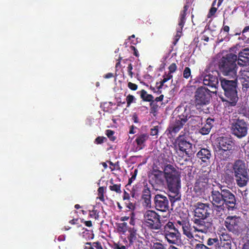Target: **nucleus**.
Segmentation results:
<instances>
[{
  "label": "nucleus",
  "mask_w": 249,
  "mask_h": 249,
  "mask_svg": "<svg viewBox=\"0 0 249 249\" xmlns=\"http://www.w3.org/2000/svg\"><path fill=\"white\" fill-rule=\"evenodd\" d=\"M219 190L213 189L211 193L210 200L215 212L219 218L226 214V211H233L238 209V202L235 195L230 190L221 184H218Z\"/></svg>",
  "instance_id": "f257e3e1"
},
{
  "label": "nucleus",
  "mask_w": 249,
  "mask_h": 249,
  "mask_svg": "<svg viewBox=\"0 0 249 249\" xmlns=\"http://www.w3.org/2000/svg\"><path fill=\"white\" fill-rule=\"evenodd\" d=\"M237 55L232 53H229L219 60L218 69L224 75L231 78L237 77Z\"/></svg>",
  "instance_id": "f03ea898"
},
{
  "label": "nucleus",
  "mask_w": 249,
  "mask_h": 249,
  "mask_svg": "<svg viewBox=\"0 0 249 249\" xmlns=\"http://www.w3.org/2000/svg\"><path fill=\"white\" fill-rule=\"evenodd\" d=\"M165 183L169 190L176 193L181 188V173L173 165L167 164L164 166Z\"/></svg>",
  "instance_id": "7ed1b4c3"
},
{
  "label": "nucleus",
  "mask_w": 249,
  "mask_h": 249,
  "mask_svg": "<svg viewBox=\"0 0 249 249\" xmlns=\"http://www.w3.org/2000/svg\"><path fill=\"white\" fill-rule=\"evenodd\" d=\"M232 78V80H228L225 78H220V81L224 95L226 98V99H222V101L229 102L231 106H234L238 101V97L237 90V77Z\"/></svg>",
  "instance_id": "20e7f679"
},
{
  "label": "nucleus",
  "mask_w": 249,
  "mask_h": 249,
  "mask_svg": "<svg viewBox=\"0 0 249 249\" xmlns=\"http://www.w3.org/2000/svg\"><path fill=\"white\" fill-rule=\"evenodd\" d=\"M190 118V110L184 107L183 112L178 114L175 120L170 124L167 129L168 134L172 136L176 134L183 127Z\"/></svg>",
  "instance_id": "39448f33"
},
{
  "label": "nucleus",
  "mask_w": 249,
  "mask_h": 249,
  "mask_svg": "<svg viewBox=\"0 0 249 249\" xmlns=\"http://www.w3.org/2000/svg\"><path fill=\"white\" fill-rule=\"evenodd\" d=\"M161 234L170 244H176L179 239L180 233L175 227L174 224L168 221L163 227L160 229Z\"/></svg>",
  "instance_id": "423d86ee"
},
{
  "label": "nucleus",
  "mask_w": 249,
  "mask_h": 249,
  "mask_svg": "<svg viewBox=\"0 0 249 249\" xmlns=\"http://www.w3.org/2000/svg\"><path fill=\"white\" fill-rule=\"evenodd\" d=\"M212 92L207 88L203 86L196 89L195 92L194 104L197 109H200L202 107L210 103L212 99Z\"/></svg>",
  "instance_id": "0eeeda50"
},
{
  "label": "nucleus",
  "mask_w": 249,
  "mask_h": 249,
  "mask_svg": "<svg viewBox=\"0 0 249 249\" xmlns=\"http://www.w3.org/2000/svg\"><path fill=\"white\" fill-rule=\"evenodd\" d=\"M209 176L208 173L199 172L196 176L193 191L196 196L204 194L209 187Z\"/></svg>",
  "instance_id": "6e6552de"
},
{
  "label": "nucleus",
  "mask_w": 249,
  "mask_h": 249,
  "mask_svg": "<svg viewBox=\"0 0 249 249\" xmlns=\"http://www.w3.org/2000/svg\"><path fill=\"white\" fill-rule=\"evenodd\" d=\"M160 218L155 211L147 210L144 214V224L150 230H159L162 227Z\"/></svg>",
  "instance_id": "1a4fd4ad"
},
{
  "label": "nucleus",
  "mask_w": 249,
  "mask_h": 249,
  "mask_svg": "<svg viewBox=\"0 0 249 249\" xmlns=\"http://www.w3.org/2000/svg\"><path fill=\"white\" fill-rule=\"evenodd\" d=\"M231 129L232 135L241 139L247 135L248 124L244 119L238 118L233 120L231 124Z\"/></svg>",
  "instance_id": "9d476101"
},
{
  "label": "nucleus",
  "mask_w": 249,
  "mask_h": 249,
  "mask_svg": "<svg viewBox=\"0 0 249 249\" xmlns=\"http://www.w3.org/2000/svg\"><path fill=\"white\" fill-rule=\"evenodd\" d=\"M175 143L180 151L190 157L193 153L192 144L188 141L185 133L181 132L175 140Z\"/></svg>",
  "instance_id": "9b49d317"
},
{
  "label": "nucleus",
  "mask_w": 249,
  "mask_h": 249,
  "mask_svg": "<svg viewBox=\"0 0 249 249\" xmlns=\"http://www.w3.org/2000/svg\"><path fill=\"white\" fill-rule=\"evenodd\" d=\"M149 183L155 190H158L159 188L163 187L165 185L164 168L163 171L153 169L149 177Z\"/></svg>",
  "instance_id": "f8f14e48"
},
{
  "label": "nucleus",
  "mask_w": 249,
  "mask_h": 249,
  "mask_svg": "<svg viewBox=\"0 0 249 249\" xmlns=\"http://www.w3.org/2000/svg\"><path fill=\"white\" fill-rule=\"evenodd\" d=\"M206 218L196 217L194 216L192 221L194 224L193 228L195 231L206 233L212 229L213 223L210 221H206Z\"/></svg>",
  "instance_id": "ddd939ff"
},
{
  "label": "nucleus",
  "mask_w": 249,
  "mask_h": 249,
  "mask_svg": "<svg viewBox=\"0 0 249 249\" xmlns=\"http://www.w3.org/2000/svg\"><path fill=\"white\" fill-rule=\"evenodd\" d=\"M241 218L236 215L228 216L225 220V226L229 231L237 233L241 230Z\"/></svg>",
  "instance_id": "4468645a"
},
{
  "label": "nucleus",
  "mask_w": 249,
  "mask_h": 249,
  "mask_svg": "<svg viewBox=\"0 0 249 249\" xmlns=\"http://www.w3.org/2000/svg\"><path fill=\"white\" fill-rule=\"evenodd\" d=\"M217 148L225 149L235 152H238L239 150V146L235 144V141L231 137H220L217 139Z\"/></svg>",
  "instance_id": "2eb2a0df"
},
{
  "label": "nucleus",
  "mask_w": 249,
  "mask_h": 249,
  "mask_svg": "<svg viewBox=\"0 0 249 249\" xmlns=\"http://www.w3.org/2000/svg\"><path fill=\"white\" fill-rule=\"evenodd\" d=\"M194 216L196 217L207 218L211 214L212 209L209 203L197 202L194 205Z\"/></svg>",
  "instance_id": "dca6fc26"
},
{
  "label": "nucleus",
  "mask_w": 249,
  "mask_h": 249,
  "mask_svg": "<svg viewBox=\"0 0 249 249\" xmlns=\"http://www.w3.org/2000/svg\"><path fill=\"white\" fill-rule=\"evenodd\" d=\"M154 201L157 210L165 212L169 210V201L166 196L157 194L154 198Z\"/></svg>",
  "instance_id": "f3484780"
},
{
  "label": "nucleus",
  "mask_w": 249,
  "mask_h": 249,
  "mask_svg": "<svg viewBox=\"0 0 249 249\" xmlns=\"http://www.w3.org/2000/svg\"><path fill=\"white\" fill-rule=\"evenodd\" d=\"M237 152L217 148L215 152V156L220 161H226L230 160Z\"/></svg>",
  "instance_id": "a211bd4d"
},
{
  "label": "nucleus",
  "mask_w": 249,
  "mask_h": 249,
  "mask_svg": "<svg viewBox=\"0 0 249 249\" xmlns=\"http://www.w3.org/2000/svg\"><path fill=\"white\" fill-rule=\"evenodd\" d=\"M234 175L248 173V167L245 161L241 159L236 160L232 164Z\"/></svg>",
  "instance_id": "6ab92c4d"
},
{
  "label": "nucleus",
  "mask_w": 249,
  "mask_h": 249,
  "mask_svg": "<svg viewBox=\"0 0 249 249\" xmlns=\"http://www.w3.org/2000/svg\"><path fill=\"white\" fill-rule=\"evenodd\" d=\"M203 83L205 86L216 89L218 86V79L216 75L209 73L204 75L203 79Z\"/></svg>",
  "instance_id": "aec40b11"
},
{
  "label": "nucleus",
  "mask_w": 249,
  "mask_h": 249,
  "mask_svg": "<svg viewBox=\"0 0 249 249\" xmlns=\"http://www.w3.org/2000/svg\"><path fill=\"white\" fill-rule=\"evenodd\" d=\"M237 64L240 66L248 65L249 63V49L245 48L240 51L237 56Z\"/></svg>",
  "instance_id": "412c9836"
},
{
  "label": "nucleus",
  "mask_w": 249,
  "mask_h": 249,
  "mask_svg": "<svg viewBox=\"0 0 249 249\" xmlns=\"http://www.w3.org/2000/svg\"><path fill=\"white\" fill-rule=\"evenodd\" d=\"M237 185L240 188H243L247 185L249 177L248 173L234 175Z\"/></svg>",
  "instance_id": "4be33fe9"
},
{
  "label": "nucleus",
  "mask_w": 249,
  "mask_h": 249,
  "mask_svg": "<svg viewBox=\"0 0 249 249\" xmlns=\"http://www.w3.org/2000/svg\"><path fill=\"white\" fill-rule=\"evenodd\" d=\"M196 156L203 162H207L210 160L212 155L210 150L207 148H201L196 154Z\"/></svg>",
  "instance_id": "5701e85b"
},
{
  "label": "nucleus",
  "mask_w": 249,
  "mask_h": 249,
  "mask_svg": "<svg viewBox=\"0 0 249 249\" xmlns=\"http://www.w3.org/2000/svg\"><path fill=\"white\" fill-rule=\"evenodd\" d=\"M214 122V119L208 118L204 125L199 129V132L203 135L208 134L213 126Z\"/></svg>",
  "instance_id": "b1692460"
},
{
  "label": "nucleus",
  "mask_w": 249,
  "mask_h": 249,
  "mask_svg": "<svg viewBox=\"0 0 249 249\" xmlns=\"http://www.w3.org/2000/svg\"><path fill=\"white\" fill-rule=\"evenodd\" d=\"M151 195L150 188L146 185L144 186L142 191V198L147 207L150 206L151 202Z\"/></svg>",
  "instance_id": "393cba45"
},
{
  "label": "nucleus",
  "mask_w": 249,
  "mask_h": 249,
  "mask_svg": "<svg viewBox=\"0 0 249 249\" xmlns=\"http://www.w3.org/2000/svg\"><path fill=\"white\" fill-rule=\"evenodd\" d=\"M233 173L231 170H226L222 178L223 182L228 185L231 184L234 179Z\"/></svg>",
  "instance_id": "a878e982"
},
{
  "label": "nucleus",
  "mask_w": 249,
  "mask_h": 249,
  "mask_svg": "<svg viewBox=\"0 0 249 249\" xmlns=\"http://www.w3.org/2000/svg\"><path fill=\"white\" fill-rule=\"evenodd\" d=\"M148 139L149 135L147 133H142L138 135L135 141L138 147L142 149L145 146L144 143Z\"/></svg>",
  "instance_id": "bb28decb"
},
{
  "label": "nucleus",
  "mask_w": 249,
  "mask_h": 249,
  "mask_svg": "<svg viewBox=\"0 0 249 249\" xmlns=\"http://www.w3.org/2000/svg\"><path fill=\"white\" fill-rule=\"evenodd\" d=\"M189 6L185 5L183 7V10L180 13L179 19L178 21L179 27L183 28L186 20V12L188 10Z\"/></svg>",
  "instance_id": "cd10ccee"
},
{
  "label": "nucleus",
  "mask_w": 249,
  "mask_h": 249,
  "mask_svg": "<svg viewBox=\"0 0 249 249\" xmlns=\"http://www.w3.org/2000/svg\"><path fill=\"white\" fill-rule=\"evenodd\" d=\"M183 233L189 239H192L194 238L193 233L191 231V226L188 223L184 224V226L182 228Z\"/></svg>",
  "instance_id": "c85d7f7f"
},
{
  "label": "nucleus",
  "mask_w": 249,
  "mask_h": 249,
  "mask_svg": "<svg viewBox=\"0 0 249 249\" xmlns=\"http://www.w3.org/2000/svg\"><path fill=\"white\" fill-rule=\"evenodd\" d=\"M128 231L129 232V235L128 236V239L129 242V245H133V243L137 240V230L134 228H130Z\"/></svg>",
  "instance_id": "c756f323"
},
{
  "label": "nucleus",
  "mask_w": 249,
  "mask_h": 249,
  "mask_svg": "<svg viewBox=\"0 0 249 249\" xmlns=\"http://www.w3.org/2000/svg\"><path fill=\"white\" fill-rule=\"evenodd\" d=\"M140 95L141 98L145 102H151L154 99V97L152 95L148 94L147 91L144 89H142L140 91Z\"/></svg>",
  "instance_id": "7c9ffc66"
},
{
  "label": "nucleus",
  "mask_w": 249,
  "mask_h": 249,
  "mask_svg": "<svg viewBox=\"0 0 249 249\" xmlns=\"http://www.w3.org/2000/svg\"><path fill=\"white\" fill-rule=\"evenodd\" d=\"M191 120L190 121L191 124L194 126H199L202 124V118L199 116H190Z\"/></svg>",
  "instance_id": "2f4dec72"
},
{
  "label": "nucleus",
  "mask_w": 249,
  "mask_h": 249,
  "mask_svg": "<svg viewBox=\"0 0 249 249\" xmlns=\"http://www.w3.org/2000/svg\"><path fill=\"white\" fill-rule=\"evenodd\" d=\"M207 244L210 247L209 248H212V249L214 248L216 249L219 245V242L217 238H209L207 240Z\"/></svg>",
  "instance_id": "473e14b6"
},
{
  "label": "nucleus",
  "mask_w": 249,
  "mask_h": 249,
  "mask_svg": "<svg viewBox=\"0 0 249 249\" xmlns=\"http://www.w3.org/2000/svg\"><path fill=\"white\" fill-rule=\"evenodd\" d=\"M179 189H178V192L176 193L173 192L172 190H169L170 192V195H169V196L170 197V200L171 202H174L177 200H179L180 199L181 195L179 193Z\"/></svg>",
  "instance_id": "72a5a7b5"
},
{
  "label": "nucleus",
  "mask_w": 249,
  "mask_h": 249,
  "mask_svg": "<svg viewBox=\"0 0 249 249\" xmlns=\"http://www.w3.org/2000/svg\"><path fill=\"white\" fill-rule=\"evenodd\" d=\"M110 182L111 185L109 186V188L111 191L115 192L118 194H120L122 192L121 190V184H114L112 179L110 180Z\"/></svg>",
  "instance_id": "f704fd0d"
},
{
  "label": "nucleus",
  "mask_w": 249,
  "mask_h": 249,
  "mask_svg": "<svg viewBox=\"0 0 249 249\" xmlns=\"http://www.w3.org/2000/svg\"><path fill=\"white\" fill-rule=\"evenodd\" d=\"M243 69L240 71L241 75L240 78L249 79V65L245 66Z\"/></svg>",
  "instance_id": "c9c22d12"
},
{
  "label": "nucleus",
  "mask_w": 249,
  "mask_h": 249,
  "mask_svg": "<svg viewBox=\"0 0 249 249\" xmlns=\"http://www.w3.org/2000/svg\"><path fill=\"white\" fill-rule=\"evenodd\" d=\"M150 107L151 113L154 114L157 113L158 110L159 105L155 102V101H154V99L150 102Z\"/></svg>",
  "instance_id": "e433bc0d"
},
{
  "label": "nucleus",
  "mask_w": 249,
  "mask_h": 249,
  "mask_svg": "<svg viewBox=\"0 0 249 249\" xmlns=\"http://www.w3.org/2000/svg\"><path fill=\"white\" fill-rule=\"evenodd\" d=\"M232 244L231 242H222L220 245L216 248V249H231Z\"/></svg>",
  "instance_id": "4c0bfd02"
},
{
  "label": "nucleus",
  "mask_w": 249,
  "mask_h": 249,
  "mask_svg": "<svg viewBox=\"0 0 249 249\" xmlns=\"http://www.w3.org/2000/svg\"><path fill=\"white\" fill-rule=\"evenodd\" d=\"M243 91H246L249 88V79L239 78Z\"/></svg>",
  "instance_id": "58836bf2"
},
{
  "label": "nucleus",
  "mask_w": 249,
  "mask_h": 249,
  "mask_svg": "<svg viewBox=\"0 0 249 249\" xmlns=\"http://www.w3.org/2000/svg\"><path fill=\"white\" fill-rule=\"evenodd\" d=\"M82 237L85 239L86 240L88 241L93 238L94 234L88 230H86L85 231L82 232Z\"/></svg>",
  "instance_id": "ea45409f"
},
{
  "label": "nucleus",
  "mask_w": 249,
  "mask_h": 249,
  "mask_svg": "<svg viewBox=\"0 0 249 249\" xmlns=\"http://www.w3.org/2000/svg\"><path fill=\"white\" fill-rule=\"evenodd\" d=\"M220 243L222 242H231V237L228 234L222 233L220 237Z\"/></svg>",
  "instance_id": "a19ab883"
},
{
  "label": "nucleus",
  "mask_w": 249,
  "mask_h": 249,
  "mask_svg": "<svg viewBox=\"0 0 249 249\" xmlns=\"http://www.w3.org/2000/svg\"><path fill=\"white\" fill-rule=\"evenodd\" d=\"M114 131L111 129H107L106 131V135L107 136L109 139L112 142H114L116 139V137L114 136Z\"/></svg>",
  "instance_id": "79ce46f5"
},
{
  "label": "nucleus",
  "mask_w": 249,
  "mask_h": 249,
  "mask_svg": "<svg viewBox=\"0 0 249 249\" xmlns=\"http://www.w3.org/2000/svg\"><path fill=\"white\" fill-rule=\"evenodd\" d=\"M167 245L161 244L160 242L154 243L151 246V249H165L167 248Z\"/></svg>",
  "instance_id": "37998d69"
},
{
  "label": "nucleus",
  "mask_w": 249,
  "mask_h": 249,
  "mask_svg": "<svg viewBox=\"0 0 249 249\" xmlns=\"http://www.w3.org/2000/svg\"><path fill=\"white\" fill-rule=\"evenodd\" d=\"M182 28H183L181 27H178L177 28V34L176 36H175L174 40L173 43L174 45H175L177 44V42L178 41L179 38L181 36Z\"/></svg>",
  "instance_id": "c03bdc74"
},
{
  "label": "nucleus",
  "mask_w": 249,
  "mask_h": 249,
  "mask_svg": "<svg viewBox=\"0 0 249 249\" xmlns=\"http://www.w3.org/2000/svg\"><path fill=\"white\" fill-rule=\"evenodd\" d=\"M125 100V102H126L127 103V107H129L132 103L136 102V99L135 97L131 94L128 95L126 96Z\"/></svg>",
  "instance_id": "a18cd8bd"
},
{
  "label": "nucleus",
  "mask_w": 249,
  "mask_h": 249,
  "mask_svg": "<svg viewBox=\"0 0 249 249\" xmlns=\"http://www.w3.org/2000/svg\"><path fill=\"white\" fill-rule=\"evenodd\" d=\"M183 77L186 79L191 77V71L190 68H185L183 71Z\"/></svg>",
  "instance_id": "49530a36"
},
{
  "label": "nucleus",
  "mask_w": 249,
  "mask_h": 249,
  "mask_svg": "<svg viewBox=\"0 0 249 249\" xmlns=\"http://www.w3.org/2000/svg\"><path fill=\"white\" fill-rule=\"evenodd\" d=\"M118 228L120 231L123 232H125L127 230V224L126 222L119 223Z\"/></svg>",
  "instance_id": "de8ad7c7"
},
{
  "label": "nucleus",
  "mask_w": 249,
  "mask_h": 249,
  "mask_svg": "<svg viewBox=\"0 0 249 249\" xmlns=\"http://www.w3.org/2000/svg\"><path fill=\"white\" fill-rule=\"evenodd\" d=\"M89 216L91 218H94L95 219H98L99 217V212L96 210L89 211Z\"/></svg>",
  "instance_id": "09e8293b"
},
{
  "label": "nucleus",
  "mask_w": 249,
  "mask_h": 249,
  "mask_svg": "<svg viewBox=\"0 0 249 249\" xmlns=\"http://www.w3.org/2000/svg\"><path fill=\"white\" fill-rule=\"evenodd\" d=\"M107 139L103 136H98L97 137L94 141V143L97 144H102L105 141H107Z\"/></svg>",
  "instance_id": "8fccbe9b"
},
{
  "label": "nucleus",
  "mask_w": 249,
  "mask_h": 249,
  "mask_svg": "<svg viewBox=\"0 0 249 249\" xmlns=\"http://www.w3.org/2000/svg\"><path fill=\"white\" fill-rule=\"evenodd\" d=\"M159 126H154L150 129V135L152 136H157L159 133Z\"/></svg>",
  "instance_id": "3c124183"
},
{
  "label": "nucleus",
  "mask_w": 249,
  "mask_h": 249,
  "mask_svg": "<svg viewBox=\"0 0 249 249\" xmlns=\"http://www.w3.org/2000/svg\"><path fill=\"white\" fill-rule=\"evenodd\" d=\"M217 10V8L215 7H212L209 11L207 17L208 18H210L212 17L213 16L215 15V13L216 12Z\"/></svg>",
  "instance_id": "603ef678"
},
{
  "label": "nucleus",
  "mask_w": 249,
  "mask_h": 249,
  "mask_svg": "<svg viewBox=\"0 0 249 249\" xmlns=\"http://www.w3.org/2000/svg\"><path fill=\"white\" fill-rule=\"evenodd\" d=\"M137 173H138V170L135 169L134 173L132 175L131 177L130 178H129V179H128V185L131 184V183L132 182V181L136 179Z\"/></svg>",
  "instance_id": "864d4df0"
},
{
  "label": "nucleus",
  "mask_w": 249,
  "mask_h": 249,
  "mask_svg": "<svg viewBox=\"0 0 249 249\" xmlns=\"http://www.w3.org/2000/svg\"><path fill=\"white\" fill-rule=\"evenodd\" d=\"M177 69V66L176 64L174 63H172L168 67V69L169 70V73L172 74V73H173L176 71Z\"/></svg>",
  "instance_id": "5fc2aeb1"
},
{
  "label": "nucleus",
  "mask_w": 249,
  "mask_h": 249,
  "mask_svg": "<svg viewBox=\"0 0 249 249\" xmlns=\"http://www.w3.org/2000/svg\"><path fill=\"white\" fill-rule=\"evenodd\" d=\"M195 249H212V248H209L203 244L199 243L196 245Z\"/></svg>",
  "instance_id": "6e6d98bb"
},
{
  "label": "nucleus",
  "mask_w": 249,
  "mask_h": 249,
  "mask_svg": "<svg viewBox=\"0 0 249 249\" xmlns=\"http://www.w3.org/2000/svg\"><path fill=\"white\" fill-rule=\"evenodd\" d=\"M125 204L129 210H133L135 208L134 204L131 202L129 200L128 201L126 200Z\"/></svg>",
  "instance_id": "4d7b16f0"
},
{
  "label": "nucleus",
  "mask_w": 249,
  "mask_h": 249,
  "mask_svg": "<svg viewBox=\"0 0 249 249\" xmlns=\"http://www.w3.org/2000/svg\"><path fill=\"white\" fill-rule=\"evenodd\" d=\"M222 31L226 33V36H228L229 32L230 31V27H229V26L225 25V21H223V27H222V28L221 29V31Z\"/></svg>",
  "instance_id": "13d9d810"
},
{
  "label": "nucleus",
  "mask_w": 249,
  "mask_h": 249,
  "mask_svg": "<svg viewBox=\"0 0 249 249\" xmlns=\"http://www.w3.org/2000/svg\"><path fill=\"white\" fill-rule=\"evenodd\" d=\"M128 87L132 90H136L138 89L137 85L130 82L128 83Z\"/></svg>",
  "instance_id": "bf43d9fd"
},
{
  "label": "nucleus",
  "mask_w": 249,
  "mask_h": 249,
  "mask_svg": "<svg viewBox=\"0 0 249 249\" xmlns=\"http://www.w3.org/2000/svg\"><path fill=\"white\" fill-rule=\"evenodd\" d=\"M133 69V66L131 63H129L127 67V71L128 75L130 76V77H132L133 76V73L132 71V70Z\"/></svg>",
  "instance_id": "052dcab7"
},
{
  "label": "nucleus",
  "mask_w": 249,
  "mask_h": 249,
  "mask_svg": "<svg viewBox=\"0 0 249 249\" xmlns=\"http://www.w3.org/2000/svg\"><path fill=\"white\" fill-rule=\"evenodd\" d=\"M130 49L131 51H133V54L136 56V57H138L139 55L138 51L137 49L133 46H131L130 47Z\"/></svg>",
  "instance_id": "680f3d73"
},
{
  "label": "nucleus",
  "mask_w": 249,
  "mask_h": 249,
  "mask_svg": "<svg viewBox=\"0 0 249 249\" xmlns=\"http://www.w3.org/2000/svg\"><path fill=\"white\" fill-rule=\"evenodd\" d=\"M92 246L96 249H103L101 243L99 242H94L92 243Z\"/></svg>",
  "instance_id": "e2e57ef3"
},
{
  "label": "nucleus",
  "mask_w": 249,
  "mask_h": 249,
  "mask_svg": "<svg viewBox=\"0 0 249 249\" xmlns=\"http://www.w3.org/2000/svg\"><path fill=\"white\" fill-rule=\"evenodd\" d=\"M116 99L117 101V106H120L121 104H124L125 103V100L124 99L122 100L121 97H118Z\"/></svg>",
  "instance_id": "0e129e2a"
},
{
  "label": "nucleus",
  "mask_w": 249,
  "mask_h": 249,
  "mask_svg": "<svg viewBox=\"0 0 249 249\" xmlns=\"http://www.w3.org/2000/svg\"><path fill=\"white\" fill-rule=\"evenodd\" d=\"M123 198L124 200L128 201L130 199L129 194L126 192L125 191H124Z\"/></svg>",
  "instance_id": "69168bd1"
},
{
  "label": "nucleus",
  "mask_w": 249,
  "mask_h": 249,
  "mask_svg": "<svg viewBox=\"0 0 249 249\" xmlns=\"http://www.w3.org/2000/svg\"><path fill=\"white\" fill-rule=\"evenodd\" d=\"M244 242L249 243V229L247 231V232L244 238Z\"/></svg>",
  "instance_id": "338daca9"
},
{
  "label": "nucleus",
  "mask_w": 249,
  "mask_h": 249,
  "mask_svg": "<svg viewBox=\"0 0 249 249\" xmlns=\"http://www.w3.org/2000/svg\"><path fill=\"white\" fill-rule=\"evenodd\" d=\"M114 249H126V248L124 245L120 246L118 244H115L114 245Z\"/></svg>",
  "instance_id": "774afa93"
}]
</instances>
